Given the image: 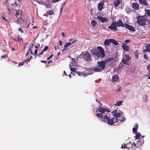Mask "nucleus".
<instances>
[{"label":"nucleus","mask_w":150,"mask_h":150,"mask_svg":"<svg viewBox=\"0 0 150 150\" xmlns=\"http://www.w3.org/2000/svg\"><path fill=\"white\" fill-rule=\"evenodd\" d=\"M97 49L99 52L95 49H93L91 51L92 55H93L95 59L98 60L99 59L100 55L102 58H104L105 57V51L103 48L101 47L98 46Z\"/></svg>","instance_id":"nucleus-1"},{"label":"nucleus","mask_w":150,"mask_h":150,"mask_svg":"<svg viewBox=\"0 0 150 150\" xmlns=\"http://www.w3.org/2000/svg\"><path fill=\"white\" fill-rule=\"evenodd\" d=\"M17 19L16 22L22 25L23 28H26L28 26L29 24L26 19H25L23 14H21L20 16L18 17Z\"/></svg>","instance_id":"nucleus-2"},{"label":"nucleus","mask_w":150,"mask_h":150,"mask_svg":"<svg viewBox=\"0 0 150 150\" xmlns=\"http://www.w3.org/2000/svg\"><path fill=\"white\" fill-rule=\"evenodd\" d=\"M137 22L139 26L144 27L146 24V19L144 16H138L136 18Z\"/></svg>","instance_id":"nucleus-3"},{"label":"nucleus","mask_w":150,"mask_h":150,"mask_svg":"<svg viewBox=\"0 0 150 150\" xmlns=\"http://www.w3.org/2000/svg\"><path fill=\"white\" fill-rule=\"evenodd\" d=\"M82 55L85 61L87 62L92 61L91 55L87 51L83 52Z\"/></svg>","instance_id":"nucleus-4"},{"label":"nucleus","mask_w":150,"mask_h":150,"mask_svg":"<svg viewBox=\"0 0 150 150\" xmlns=\"http://www.w3.org/2000/svg\"><path fill=\"white\" fill-rule=\"evenodd\" d=\"M100 120L103 122H106L108 124L110 125H112L114 123H116L115 122V121H113L112 119H110L109 117L107 115H105L104 118L100 119Z\"/></svg>","instance_id":"nucleus-5"},{"label":"nucleus","mask_w":150,"mask_h":150,"mask_svg":"<svg viewBox=\"0 0 150 150\" xmlns=\"http://www.w3.org/2000/svg\"><path fill=\"white\" fill-rule=\"evenodd\" d=\"M131 57L128 54H125L123 57L121 61L124 64L129 65V62L131 59Z\"/></svg>","instance_id":"nucleus-6"},{"label":"nucleus","mask_w":150,"mask_h":150,"mask_svg":"<svg viewBox=\"0 0 150 150\" xmlns=\"http://www.w3.org/2000/svg\"><path fill=\"white\" fill-rule=\"evenodd\" d=\"M97 64L98 67H99L102 71L105 69L106 64L104 61L101 60L100 61L98 62Z\"/></svg>","instance_id":"nucleus-7"},{"label":"nucleus","mask_w":150,"mask_h":150,"mask_svg":"<svg viewBox=\"0 0 150 150\" xmlns=\"http://www.w3.org/2000/svg\"><path fill=\"white\" fill-rule=\"evenodd\" d=\"M104 1L103 0L100 1L98 5V10L100 11H101L102 9L104 8Z\"/></svg>","instance_id":"nucleus-8"},{"label":"nucleus","mask_w":150,"mask_h":150,"mask_svg":"<svg viewBox=\"0 0 150 150\" xmlns=\"http://www.w3.org/2000/svg\"><path fill=\"white\" fill-rule=\"evenodd\" d=\"M109 29L112 30L114 31H117V26L116 25L115 23L112 22L111 24V25L108 26Z\"/></svg>","instance_id":"nucleus-9"},{"label":"nucleus","mask_w":150,"mask_h":150,"mask_svg":"<svg viewBox=\"0 0 150 150\" xmlns=\"http://www.w3.org/2000/svg\"><path fill=\"white\" fill-rule=\"evenodd\" d=\"M97 18L102 23H104L107 21V19L105 17H103L101 16H98Z\"/></svg>","instance_id":"nucleus-10"},{"label":"nucleus","mask_w":150,"mask_h":150,"mask_svg":"<svg viewBox=\"0 0 150 150\" xmlns=\"http://www.w3.org/2000/svg\"><path fill=\"white\" fill-rule=\"evenodd\" d=\"M125 27L129 30L131 31H135V30L134 28L128 24H125Z\"/></svg>","instance_id":"nucleus-11"},{"label":"nucleus","mask_w":150,"mask_h":150,"mask_svg":"<svg viewBox=\"0 0 150 150\" xmlns=\"http://www.w3.org/2000/svg\"><path fill=\"white\" fill-rule=\"evenodd\" d=\"M116 26L118 27H124V25L121 20H119L115 23Z\"/></svg>","instance_id":"nucleus-12"},{"label":"nucleus","mask_w":150,"mask_h":150,"mask_svg":"<svg viewBox=\"0 0 150 150\" xmlns=\"http://www.w3.org/2000/svg\"><path fill=\"white\" fill-rule=\"evenodd\" d=\"M132 143H131V142H129L127 144H124V148H127L129 149H132Z\"/></svg>","instance_id":"nucleus-13"},{"label":"nucleus","mask_w":150,"mask_h":150,"mask_svg":"<svg viewBox=\"0 0 150 150\" xmlns=\"http://www.w3.org/2000/svg\"><path fill=\"white\" fill-rule=\"evenodd\" d=\"M120 115H121L119 113H116V114H115V115H114V117L112 118V119H114V118L115 119V120H114V121H115V122H118V117H120Z\"/></svg>","instance_id":"nucleus-14"},{"label":"nucleus","mask_w":150,"mask_h":150,"mask_svg":"<svg viewBox=\"0 0 150 150\" xmlns=\"http://www.w3.org/2000/svg\"><path fill=\"white\" fill-rule=\"evenodd\" d=\"M132 7L135 10H138L139 8V5L137 3H134L132 4Z\"/></svg>","instance_id":"nucleus-15"},{"label":"nucleus","mask_w":150,"mask_h":150,"mask_svg":"<svg viewBox=\"0 0 150 150\" xmlns=\"http://www.w3.org/2000/svg\"><path fill=\"white\" fill-rule=\"evenodd\" d=\"M71 43L70 42H67L65 43V45L64 47V48L62 50V52H63L64 51L66 50L69 49V46H71Z\"/></svg>","instance_id":"nucleus-16"},{"label":"nucleus","mask_w":150,"mask_h":150,"mask_svg":"<svg viewBox=\"0 0 150 150\" xmlns=\"http://www.w3.org/2000/svg\"><path fill=\"white\" fill-rule=\"evenodd\" d=\"M119 79V77L117 75H113L112 78V80L113 82H117Z\"/></svg>","instance_id":"nucleus-17"},{"label":"nucleus","mask_w":150,"mask_h":150,"mask_svg":"<svg viewBox=\"0 0 150 150\" xmlns=\"http://www.w3.org/2000/svg\"><path fill=\"white\" fill-rule=\"evenodd\" d=\"M120 2V0H115L114 2L113 5L115 8H116L119 5Z\"/></svg>","instance_id":"nucleus-18"},{"label":"nucleus","mask_w":150,"mask_h":150,"mask_svg":"<svg viewBox=\"0 0 150 150\" xmlns=\"http://www.w3.org/2000/svg\"><path fill=\"white\" fill-rule=\"evenodd\" d=\"M22 12L21 10H17L15 15L17 18L18 17H20L21 14H22Z\"/></svg>","instance_id":"nucleus-19"},{"label":"nucleus","mask_w":150,"mask_h":150,"mask_svg":"<svg viewBox=\"0 0 150 150\" xmlns=\"http://www.w3.org/2000/svg\"><path fill=\"white\" fill-rule=\"evenodd\" d=\"M122 47L124 50L126 51H128L129 50V47L125 43L123 44L122 45Z\"/></svg>","instance_id":"nucleus-20"},{"label":"nucleus","mask_w":150,"mask_h":150,"mask_svg":"<svg viewBox=\"0 0 150 150\" xmlns=\"http://www.w3.org/2000/svg\"><path fill=\"white\" fill-rule=\"evenodd\" d=\"M139 2L140 4H142L146 6L149 5L146 2V0H139Z\"/></svg>","instance_id":"nucleus-21"},{"label":"nucleus","mask_w":150,"mask_h":150,"mask_svg":"<svg viewBox=\"0 0 150 150\" xmlns=\"http://www.w3.org/2000/svg\"><path fill=\"white\" fill-rule=\"evenodd\" d=\"M114 60L113 58L112 57L109 58L108 59H105L104 61V62L105 64L108 63V62H111L112 61Z\"/></svg>","instance_id":"nucleus-22"},{"label":"nucleus","mask_w":150,"mask_h":150,"mask_svg":"<svg viewBox=\"0 0 150 150\" xmlns=\"http://www.w3.org/2000/svg\"><path fill=\"white\" fill-rule=\"evenodd\" d=\"M138 128V124H136L135 125V127H133L132 129V131L134 133H135L137 132V130Z\"/></svg>","instance_id":"nucleus-23"},{"label":"nucleus","mask_w":150,"mask_h":150,"mask_svg":"<svg viewBox=\"0 0 150 150\" xmlns=\"http://www.w3.org/2000/svg\"><path fill=\"white\" fill-rule=\"evenodd\" d=\"M110 39H106L104 41V44L105 45L109 46L110 45Z\"/></svg>","instance_id":"nucleus-24"},{"label":"nucleus","mask_w":150,"mask_h":150,"mask_svg":"<svg viewBox=\"0 0 150 150\" xmlns=\"http://www.w3.org/2000/svg\"><path fill=\"white\" fill-rule=\"evenodd\" d=\"M110 43H112L115 45H118V43H117V42L115 41L114 39H110Z\"/></svg>","instance_id":"nucleus-25"},{"label":"nucleus","mask_w":150,"mask_h":150,"mask_svg":"<svg viewBox=\"0 0 150 150\" xmlns=\"http://www.w3.org/2000/svg\"><path fill=\"white\" fill-rule=\"evenodd\" d=\"M93 70L95 72H100L102 71L101 69L98 67H96L93 68Z\"/></svg>","instance_id":"nucleus-26"},{"label":"nucleus","mask_w":150,"mask_h":150,"mask_svg":"<svg viewBox=\"0 0 150 150\" xmlns=\"http://www.w3.org/2000/svg\"><path fill=\"white\" fill-rule=\"evenodd\" d=\"M146 49L145 51L146 52H150V44H148L146 46Z\"/></svg>","instance_id":"nucleus-27"},{"label":"nucleus","mask_w":150,"mask_h":150,"mask_svg":"<svg viewBox=\"0 0 150 150\" xmlns=\"http://www.w3.org/2000/svg\"><path fill=\"white\" fill-rule=\"evenodd\" d=\"M98 110L100 112L102 113H105L104 109L101 107H100L99 108Z\"/></svg>","instance_id":"nucleus-28"},{"label":"nucleus","mask_w":150,"mask_h":150,"mask_svg":"<svg viewBox=\"0 0 150 150\" xmlns=\"http://www.w3.org/2000/svg\"><path fill=\"white\" fill-rule=\"evenodd\" d=\"M47 13L49 15H52L54 14V13L52 10H50L47 11Z\"/></svg>","instance_id":"nucleus-29"},{"label":"nucleus","mask_w":150,"mask_h":150,"mask_svg":"<svg viewBox=\"0 0 150 150\" xmlns=\"http://www.w3.org/2000/svg\"><path fill=\"white\" fill-rule=\"evenodd\" d=\"M142 142H139V141H137V145L138 146H140V145H142V144H143V143L144 142V139H142Z\"/></svg>","instance_id":"nucleus-30"},{"label":"nucleus","mask_w":150,"mask_h":150,"mask_svg":"<svg viewBox=\"0 0 150 150\" xmlns=\"http://www.w3.org/2000/svg\"><path fill=\"white\" fill-rule=\"evenodd\" d=\"M143 99L144 102H146L148 101V98L147 95L146 94L144 97H143Z\"/></svg>","instance_id":"nucleus-31"},{"label":"nucleus","mask_w":150,"mask_h":150,"mask_svg":"<svg viewBox=\"0 0 150 150\" xmlns=\"http://www.w3.org/2000/svg\"><path fill=\"white\" fill-rule=\"evenodd\" d=\"M138 55L139 53L138 51H135L134 53V55L135 57L137 59H138L139 58Z\"/></svg>","instance_id":"nucleus-32"},{"label":"nucleus","mask_w":150,"mask_h":150,"mask_svg":"<svg viewBox=\"0 0 150 150\" xmlns=\"http://www.w3.org/2000/svg\"><path fill=\"white\" fill-rule=\"evenodd\" d=\"M132 149H135L136 148H137L138 146L137 144L134 142L132 143Z\"/></svg>","instance_id":"nucleus-33"},{"label":"nucleus","mask_w":150,"mask_h":150,"mask_svg":"<svg viewBox=\"0 0 150 150\" xmlns=\"http://www.w3.org/2000/svg\"><path fill=\"white\" fill-rule=\"evenodd\" d=\"M141 136V134L139 132H136V139H139Z\"/></svg>","instance_id":"nucleus-34"},{"label":"nucleus","mask_w":150,"mask_h":150,"mask_svg":"<svg viewBox=\"0 0 150 150\" xmlns=\"http://www.w3.org/2000/svg\"><path fill=\"white\" fill-rule=\"evenodd\" d=\"M146 14L147 16L149 17L150 18V10L145 9Z\"/></svg>","instance_id":"nucleus-35"},{"label":"nucleus","mask_w":150,"mask_h":150,"mask_svg":"<svg viewBox=\"0 0 150 150\" xmlns=\"http://www.w3.org/2000/svg\"><path fill=\"white\" fill-rule=\"evenodd\" d=\"M96 116L98 117H99V118H101V119H102L103 118H104V117H103V115L101 113H97L96 114Z\"/></svg>","instance_id":"nucleus-36"},{"label":"nucleus","mask_w":150,"mask_h":150,"mask_svg":"<svg viewBox=\"0 0 150 150\" xmlns=\"http://www.w3.org/2000/svg\"><path fill=\"white\" fill-rule=\"evenodd\" d=\"M91 24L92 26L94 27L96 24V22L95 20H92L91 21Z\"/></svg>","instance_id":"nucleus-37"},{"label":"nucleus","mask_w":150,"mask_h":150,"mask_svg":"<svg viewBox=\"0 0 150 150\" xmlns=\"http://www.w3.org/2000/svg\"><path fill=\"white\" fill-rule=\"evenodd\" d=\"M122 101H118L116 104H115V105L116 106H120L122 104Z\"/></svg>","instance_id":"nucleus-38"},{"label":"nucleus","mask_w":150,"mask_h":150,"mask_svg":"<svg viewBox=\"0 0 150 150\" xmlns=\"http://www.w3.org/2000/svg\"><path fill=\"white\" fill-rule=\"evenodd\" d=\"M125 120V117H121L120 116L119 118V121L122 122L123 121H124Z\"/></svg>","instance_id":"nucleus-39"},{"label":"nucleus","mask_w":150,"mask_h":150,"mask_svg":"<svg viewBox=\"0 0 150 150\" xmlns=\"http://www.w3.org/2000/svg\"><path fill=\"white\" fill-rule=\"evenodd\" d=\"M76 73L78 75L80 76L82 74H83V75L84 76H86V74H83L82 72H81L80 71H77L76 72Z\"/></svg>","instance_id":"nucleus-40"},{"label":"nucleus","mask_w":150,"mask_h":150,"mask_svg":"<svg viewBox=\"0 0 150 150\" xmlns=\"http://www.w3.org/2000/svg\"><path fill=\"white\" fill-rule=\"evenodd\" d=\"M13 40L15 41H17V42H19L21 41V40L20 39L18 36L17 38H13Z\"/></svg>","instance_id":"nucleus-41"},{"label":"nucleus","mask_w":150,"mask_h":150,"mask_svg":"<svg viewBox=\"0 0 150 150\" xmlns=\"http://www.w3.org/2000/svg\"><path fill=\"white\" fill-rule=\"evenodd\" d=\"M70 69L71 71L76 72L77 70L75 68H71L70 67Z\"/></svg>","instance_id":"nucleus-42"},{"label":"nucleus","mask_w":150,"mask_h":150,"mask_svg":"<svg viewBox=\"0 0 150 150\" xmlns=\"http://www.w3.org/2000/svg\"><path fill=\"white\" fill-rule=\"evenodd\" d=\"M48 48V46H45L43 50V51L44 52L46 51L47 50Z\"/></svg>","instance_id":"nucleus-43"},{"label":"nucleus","mask_w":150,"mask_h":150,"mask_svg":"<svg viewBox=\"0 0 150 150\" xmlns=\"http://www.w3.org/2000/svg\"><path fill=\"white\" fill-rule=\"evenodd\" d=\"M147 69L149 71V73L150 74V65H148L147 67Z\"/></svg>","instance_id":"nucleus-44"},{"label":"nucleus","mask_w":150,"mask_h":150,"mask_svg":"<svg viewBox=\"0 0 150 150\" xmlns=\"http://www.w3.org/2000/svg\"><path fill=\"white\" fill-rule=\"evenodd\" d=\"M112 113L114 115H115V114H116V113H117V110L115 109V110L113 111L112 112Z\"/></svg>","instance_id":"nucleus-45"},{"label":"nucleus","mask_w":150,"mask_h":150,"mask_svg":"<svg viewBox=\"0 0 150 150\" xmlns=\"http://www.w3.org/2000/svg\"><path fill=\"white\" fill-rule=\"evenodd\" d=\"M63 8H64V7H63V6H61V7L60 8V13L61 15V14L62 13L63 9Z\"/></svg>","instance_id":"nucleus-46"},{"label":"nucleus","mask_w":150,"mask_h":150,"mask_svg":"<svg viewBox=\"0 0 150 150\" xmlns=\"http://www.w3.org/2000/svg\"><path fill=\"white\" fill-rule=\"evenodd\" d=\"M104 110L105 111H106V112H110V110L109 109H108L107 108H104Z\"/></svg>","instance_id":"nucleus-47"},{"label":"nucleus","mask_w":150,"mask_h":150,"mask_svg":"<svg viewBox=\"0 0 150 150\" xmlns=\"http://www.w3.org/2000/svg\"><path fill=\"white\" fill-rule=\"evenodd\" d=\"M121 88H122L121 87V86H120L118 87V89H117V92H120V91L121 90Z\"/></svg>","instance_id":"nucleus-48"},{"label":"nucleus","mask_w":150,"mask_h":150,"mask_svg":"<svg viewBox=\"0 0 150 150\" xmlns=\"http://www.w3.org/2000/svg\"><path fill=\"white\" fill-rule=\"evenodd\" d=\"M144 59H145L146 60H148V58L147 57V55L146 54H144Z\"/></svg>","instance_id":"nucleus-49"},{"label":"nucleus","mask_w":150,"mask_h":150,"mask_svg":"<svg viewBox=\"0 0 150 150\" xmlns=\"http://www.w3.org/2000/svg\"><path fill=\"white\" fill-rule=\"evenodd\" d=\"M8 55L6 54H5L4 56H2L1 57L2 58H7Z\"/></svg>","instance_id":"nucleus-50"},{"label":"nucleus","mask_w":150,"mask_h":150,"mask_svg":"<svg viewBox=\"0 0 150 150\" xmlns=\"http://www.w3.org/2000/svg\"><path fill=\"white\" fill-rule=\"evenodd\" d=\"M24 63V62L20 63L18 65V66H21L23 65V63Z\"/></svg>","instance_id":"nucleus-51"},{"label":"nucleus","mask_w":150,"mask_h":150,"mask_svg":"<svg viewBox=\"0 0 150 150\" xmlns=\"http://www.w3.org/2000/svg\"><path fill=\"white\" fill-rule=\"evenodd\" d=\"M31 49V47H29V51L27 52V53L26 54V56H27L28 55V54L29 53V51H30Z\"/></svg>","instance_id":"nucleus-52"},{"label":"nucleus","mask_w":150,"mask_h":150,"mask_svg":"<svg viewBox=\"0 0 150 150\" xmlns=\"http://www.w3.org/2000/svg\"><path fill=\"white\" fill-rule=\"evenodd\" d=\"M53 56V54H52L49 57L47 58V60H49V59H50L51 58H52V57Z\"/></svg>","instance_id":"nucleus-53"},{"label":"nucleus","mask_w":150,"mask_h":150,"mask_svg":"<svg viewBox=\"0 0 150 150\" xmlns=\"http://www.w3.org/2000/svg\"><path fill=\"white\" fill-rule=\"evenodd\" d=\"M60 0H52V2L53 3H55L57 2H58Z\"/></svg>","instance_id":"nucleus-54"},{"label":"nucleus","mask_w":150,"mask_h":150,"mask_svg":"<svg viewBox=\"0 0 150 150\" xmlns=\"http://www.w3.org/2000/svg\"><path fill=\"white\" fill-rule=\"evenodd\" d=\"M18 31H20L21 33H23V30H22V29L21 27H20L18 29Z\"/></svg>","instance_id":"nucleus-55"},{"label":"nucleus","mask_w":150,"mask_h":150,"mask_svg":"<svg viewBox=\"0 0 150 150\" xmlns=\"http://www.w3.org/2000/svg\"><path fill=\"white\" fill-rule=\"evenodd\" d=\"M135 71V70L133 68H131L130 69V72L131 73H134Z\"/></svg>","instance_id":"nucleus-56"},{"label":"nucleus","mask_w":150,"mask_h":150,"mask_svg":"<svg viewBox=\"0 0 150 150\" xmlns=\"http://www.w3.org/2000/svg\"><path fill=\"white\" fill-rule=\"evenodd\" d=\"M7 9L8 10V13L11 14V11L10 9L9 8L7 7Z\"/></svg>","instance_id":"nucleus-57"},{"label":"nucleus","mask_w":150,"mask_h":150,"mask_svg":"<svg viewBox=\"0 0 150 150\" xmlns=\"http://www.w3.org/2000/svg\"><path fill=\"white\" fill-rule=\"evenodd\" d=\"M130 40H126L125 42L126 43H127L128 42H130Z\"/></svg>","instance_id":"nucleus-58"},{"label":"nucleus","mask_w":150,"mask_h":150,"mask_svg":"<svg viewBox=\"0 0 150 150\" xmlns=\"http://www.w3.org/2000/svg\"><path fill=\"white\" fill-rule=\"evenodd\" d=\"M60 52H59L57 54V56L56 57V58H57V59H58L59 58V54H60Z\"/></svg>","instance_id":"nucleus-59"},{"label":"nucleus","mask_w":150,"mask_h":150,"mask_svg":"<svg viewBox=\"0 0 150 150\" xmlns=\"http://www.w3.org/2000/svg\"><path fill=\"white\" fill-rule=\"evenodd\" d=\"M77 41V40H74L72 42H70L71 43V45L72 44H74L75 42Z\"/></svg>","instance_id":"nucleus-60"},{"label":"nucleus","mask_w":150,"mask_h":150,"mask_svg":"<svg viewBox=\"0 0 150 150\" xmlns=\"http://www.w3.org/2000/svg\"><path fill=\"white\" fill-rule=\"evenodd\" d=\"M30 59H25V61H24V62H26L27 61L28 62H29L30 61Z\"/></svg>","instance_id":"nucleus-61"},{"label":"nucleus","mask_w":150,"mask_h":150,"mask_svg":"<svg viewBox=\"0 0 150 150\" xmlns=\"http://www.w3.org/2000/svg\"><path fill=\"white\" fill-rule=\"evenodd\" d=\"M59 46H61L62 45V41H61V40H60L59 41Z\"/></svg>","instance_id":"nucleus-62"},{"label":"nucleus","mask_w":150,"mask_h":150,"mask_svg":"<svg viewBox=\"0 0 150 150\" xmlns=\"http://www.w3.org/2000/svg\"><path fill=\"white\" fill-rule=\"evenodd\" d=\"M40 62L42 63H47V62L45 61H40Z\"/></svg>","instance_id":"nucleus-63"},{"label":"nucleus","mask_w":150,"mask_h":150,"mask_svg":"<svg viewBox=\"0 0 150 150\" xmlns=\"http://www.w3.org/2000/svg\"><path fill=\"white\" fill-rule=\"evenodd\" d=\"M27 44H28V42H26V43H25V45L24 47V50L25 49V48L26 47V46H27Z\"/></svg>","instance_id":"nucleus-64"}]
</instances>
